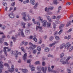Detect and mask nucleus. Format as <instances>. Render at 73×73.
Instances as JSON below:
<instances>
[{"instance_id": "nucleus-1", "label": "nucleus", "mask_w": 73, "mask_h": 73, "mask_svg": "<svg viewBox=\"0 0 73 73\" xmlns=\"http://www.w3.org/2000/svg\"><path fill=\"white\" fill-rule=\"evenodd\" d=\"M71 44H70L69 42H68L66 43V44H65V43H63L62 44H61L60 46V49H62L65 46V48H68L69 46H70Z\"/></svg>"}, {"instance_id": "nucleus-2", "label": "nucleus", "mask_w": 73, "mask_h": 73, "mask_svg": "<svg viewBox=\"0 0 73 73\" xmlns=\"http://www.w3.org/2000/svg\"><path fill=\"white\" fill-rule=\"evenodd\" d=\"M29 45H32L30 46L29 48L27 47L26 49H30V50H33L35 49V48L36 47V46L33 44L31 42L29 43Z\"/></svg>"}, {"instance_id": "nucleus-3", "label": "nucleus", "mask_w": 73, "mask_h": 73, "mask_svg": "<svg viewBox=\"0 0 73 73\" xmlns=\"http://www.w3.org/2000/svg\"><path fill=\"white\" fill-rule=\"evenodd\" d=\"M70 58H71V57L70 56H68L66 59V61H62L61 59L60 62H61L62 64H63L64 65H65V64H69V63L68 62V60H69Z\"/></svg>"}, {"instance_id": "nucleus-4", "label": "nucleus", "mask_w": 73, "mask_h": 73, "mask_svg": "<svg viewBox=\"0 0 73 73\" xmlns=\"http://www.w3.org/2000/svg\"><path fill=\"white\" fill-rule=\"evenodd\" d=\"M43 27H46V25H47V27H50L51 23H48L46 21L44 20L43 21Z\"/></svg>"}, {"instance_id": "nucleus-5", "label": "nucleus", "mask_w": 73, "mask_h": 73, "mask_svg": "<svg viewBox=\"0 0 73 73\" xmlns=\"http://www.w3.org/2000/svg\"><path fill=\"white\" fill-rule=\"evenodd\" d=\"M23 29H19L18 31L19 33L17 35V36H20V35H21L22 37H25V36L24 35V33H23Z\"/></svg>"}, {"instance_id": "nucleus-6", "label": "nucleus", "mask_w": 73, "mask_h": 73, "mask_svg": "<svg viewBox=\"0 0 73 73\" xmlns=\"http://www.w3.org/2000/svg\"><path fill=\"white\" fill-rule=\"evenodd\" d=\"M6 49H8L7 52H9L10 51H11V48H9L8 47H5L4 48L3 52L5 54L6 56H7V50Z\"/></svg>"}, {"instance_id": "nucleus-7", "label": "nucleus", "mask_w": 73, "mask_h": 73, "mask_svg": "<svg viewBox=\"0 0 73 73\" xmlns=\"http://www.w3.org/2000/svg\"><path fill=\"white\" fill-rule=\"evenodd\" d=\"M53 7H48V8L47 7H46L45 9V11L46 12H48L49 11H50L51 10H53Z\"/></svg>"}, {"instance_id": "nucleus-8", "label": "nucleus", "mask_w": 73, "mask_h": 73, "mask_svg": "<svg viewBox=\"0 0 73 73\" xmlns=\"http://www.w3.org/2000/svg\"><path fill=\"white\" fill-rule=\"evenodd\" d=\"M3 62L1 61H0V73H1L2 72V70H3Z\"/></svg>"}, {"instance_id": "nucleus-9", "label": "nucleus", "mask_w": 73, "mask_h": 73, "mask_svg": "<svg viewBox=\"0 0 73 73\" xmlns=\"http://www.w3.org/2000/svg\"><path fill=\"white\" fill-rule=\"evenodd\" d=\"M15 69V68H14V66L13 65L11 66V68H9L8 69V70L10 72H13V71H14V70Z\"/></svg>"}, {"instance_id": "nucleus-10", "label": "nucleus", "mask_w": 73, "mask_h": 73, "mask_svg": "<svg viewBox=\"0 0 73 73\" xmlns=\"http://www.w3.org/2000/svg\"><path fill=\"white\" fill-rule=\"evenodd\" d=\"M15 52L16 53L15 54V57H18V54H19V55H20V56H21V52H19L18 53H17L18 52V51H15Z\"/></svg>"}, {"instance_id": "nucleus-11", "label": "nucleus", "mask_w": 73, "mask_h": 73, "mask_svg": "<svg viewBox=\"0 0 73 73\" xmlns=\"http://www.w3.org/2000/svg\"><path fill=\"white\" fill-rule=\"evenodd\" d=\"M22 15H23V19L25 21H26V19H25V17H27V15H26V13H22Z\"/></svg>"}, {"instance_id": "nucleus-12", "label": "nucleus", "mask_w": 73, "mask_h": 73, "mask_svg": "<svg viewBox=\"0 0 73 73\" xmlns=\"http://www.w3.org/2000/svg\"><path fill=\"white\" fill-rule=\"evenodd\" d=\"M27 53H25L24 54L23 56V59L25 61H27Z\"/></svg>"}, {"instance_id": "nucleus-13", "label": "nucleus", "mask_w": 73, "mask_h": 73, "mask_svg": "<svg viewBox=\"0 0 73 73\" xmlns=\"http://www.w3.org/2000/svg\"><path fill=\"white\" fill-rule=\"evenodd\" d=\"M38 29L39 30V32H42L41 31H42V27H40L39 26H36V29L37 30Z\"/></svg>"}, {"instance_id": "nucleus-14", "label": "nucleus", "mask_w": 73, "mask_h": 73, "mask_svg": "<svg viewBox=\"0 0 73 73\" xmlns=\"http://www.w3.org/2000/svg\"><path fill=\"white\" fill-rule=\"evenodd\" d=\"M2 38L0 39V43L2 44L4 42V39L3 38H5V36L3 35L2 36Z\"/></svg>"}, {"instance_id": "nucleus-15", "label": "nucleus", "mask_w": 73, "mask_h": 73, "mask_svg": "<svg viewBox=\"0 0 73 73\" xmlns=\"http://www.w3.org/2000/svg\"><path fill=\"white\" fill-rule=\"evenodd\" d=\"M58 42H59V41H54V43L50 44L49 46H50V47H52V46H53V45H55V44H57V43H58Z\"/></svg>"}, {"instance_id": "nucleus-16", "label": "nucleus", "mask_w": 73, "mask_h": 73, "mask_svg": "<svg viewBox=\"0 0 73 73\" xmlns=\"http://www.w3.org/2000/svg\"><path fill=\"white\" fill-rule=\"evenodd\" d=\"M29 67L31 69V71H35V68L33 67V66L32 65H30Z\"/></svg>"}, {"instance_id": "nucleus-17", "label": "nucleus", "mask_w": 73, "mask_h": 73, "mask_svg": "<svg viewBox=\"0 0 73 73\" xmlns=\"http://www.w3.org/2000/svg\"><path fill=\"white\" fill-rule=\"evenodd\" d=\"M9 16L10 18L12 19L13 18H14V17H15V15H14V14L12 13L11 14H9Z\"/></svg>"}, {"instance_id": "nucleus-18", "label": "nucleus", "mask_w": 73, "mask_h": 73, "mask_svg": "<svg viewBox=\"0 0 73 73\" xmlns=\"http://www.w3.org/2000/svg\"><path fill=\"white\" fill-rule=\"evenodd\" d=\"M30 3L31 4H33V5H35L36 3V2H35V0H31Z\"/></svg>"}, {"instance_id": "nucleus-19", "label": "nucleus", "mask_w": 73, "mask_h": 73, "mask_svg": "<svg viewBox=\"0 0 73 73\" xmlns=\"http://www.w3.org/2000/svg\"><path fill=\"white\" fill-rule=\"evenodd\" d=\"M36 35H34V38H33V40H34V41H35V42H37V39L36 38Z\"/></svg>"}, {"instance_id": "nucleus-20", "label": "nucleus", "mask_w": 73, "mask_h": 73, "mask_svg": "<svg viewBox=\"0 0 73 73\" xmlns=\"http://www.w3.org/2000/svg\"><path fill=\"white\" fill-rule=\"evenodd\" d=\"M22 71L23 73H27L28 72V70L26 69H23L22 70Z\"/></svg>"}, {"instance_id": "nucleus-21", "label": "nucleus", "mask_w": 73, "mask_h": 73, "mask_svg": "<svg viewBox=\"0 0 73 73\" xmlns=\"http://www.w3.org/2000/svg\"><path fill=\"white\" fill-rule=\"evenodd\" d=\"M47 19L49 20L50 22H51L52 21V19L50 18V17L49 16L47 17Z\"/></svg>"}, {"instance_id": "nucleus-22", "label": "nucleus", "mask_w": 73, "mask_h": 73, "mask_svg": "<svg viewBox=\"0 0 73 73\" xmlns=\"http://www.w3.org/2000/svg\"><path fill=\"white\" fill-rule=\"evenodd\" d=\"M70 23L71 22L70 21H68L66 25V27H69V25H70L71 24Z\"/></svg>"}, {"instance_id": "nucleus-23", "label": "nucleus", "mask_w": 73, "mask_h": 73, "mask_svg": "<svg viewBox=\"0 0 73 73\" xmlns=\"http://www.w3.org/2000/svg\"><path fill=\"white\" fill-rule=\"evenodd\" d=\"M21 44V45H22L23 44H24L25 45H28V42H26L25 43H24V41H23L22 42Z\"/></svg>"}, {"instance_id": "nucleus-24", "label": "nucleus", "mask_w": 73, "mask_h": 73, "mask_svg": "<svg viewBox=\"0 0 73 73\" xmlns=\"http://www.w3.org/2000/svg\"><path fill=\"white\" fill-rule=\"evenodd\" d=\"M21 25H23V28H25V25L26 24L25 23L22 22L21 24Z\"/></svg>"}, {"instance_id": "nucleus-25", "label": "nucleus", "mask_w": 73, "mask_h": 73, "mask_svg": "<svg viewBox=\"0 0 73 73\" xmlns=\"http://www.w3.org/2000/svg\"><path fill=\"white\" fill-rule=\"evenodd\" d=\"M64 25H65L64 24L60 25L59 27V29H61L62 28H63L64 27Z\"/></svg>"}, {"instance_id": "nucleus-26", "label": "nucleus", "mask_w": 73, "mask_h": 73, "mask_svg": "<svg viewBox=\"0 0 73 73\" xmlns=\"http://www.w3.org/2000/svg\"><path fill=\"white\" fill-rule=\"evenodd\" d=\"M49 51V48L47 47L46 48H45V52H48Z\"/></svg>"}, {"instance_id": "nucleus-27", "label": "nucleus", "mask_w": 73, "mask_h": 73, "mask_svg": "<svg viewBox=\"0 0 73 73\" xmlns=\"http://www.w3.org/2000/svg\"><path fill=\"white\" fill-rule=\"evenodd\" d=\"M65 39H68V40L70 39V36H68V37H67V36H65L64 37Z\"/></svg>"}, {"instance_id": "nucleus-28", "label": "nucleus", "mask_w": 73, "mask_h": 73, "mask_svg": "<svg viewBox=\"0 0 73 73\" xmlns=\"http://www.w3.org/2000/svg\"><path fill=\"white\" fill-rule=\"evenodd\" d=\"M58 11L57 12L58 13H60V10H61V6H59L58 7Z\"/></svg>"}, {"instance_id": "nucleus-29", "label": "nucleus", "mask_w": 73, "mask_h": 73, "mask_svg": "<svg viewBox=\"0 0 73 73\" xmlns=\"http://www.w3.org/2000/svg\"><path fill=\"white\" fill-rule=\"evenodd\" d=\"M38 3H37L35 6L34 7V9H36V8L37 7V6L38 5Z\"/></svg>"}, {"instance_id": "nucleus-30", "label": "nucleus", "mask_w": 73, "mask_h": 73, "mask_svg": "<svg viewBox=\"0 0 73 73\" xmlns=\"http://www.w3.org/2000/svg\"><path fill=\"white\" fill-rule=\"evenodd\" d=\"M73 46H70V48L69 50V52H72V50H73Z\"/></svg>"}, {"instance_id": "nucleus-31", "label": "nucleus", "mask_w": 73, "mask_h": 73, "mask_svg": "<svg viewBox=\"0 0 73 73\" xmlns=\"http://www.w3.org/2000/svg\"><path fill=\"white\" fill-rule=\"evenodd\" d=\"M29 2V0H26V1H24L23 2L24 4H27V3H28Z\"/></svg>"}, {"instance_id": "nucleus-32", "label": "nucleus", "mask_w": 73, "mask_h": 73, "mask_svg": "<svg viewBox=\"0 0 73 73\" xmlns=\"http://www.w3.org/2000/svg\"><path fill=\"white\" fill-rule=\"evenodd\" d=\"M54 39L53 37L52 36H51L50 37L49 40L50 41H52V40H53Z\"/></svg>"}, {"instance_id": "nucleus-33", "label": "nucleus", "mask_w": 73, "mask_h": 73, "mask_svg": "<svg viewBox=\"0 0 73 73\" xmlns=\"http://www.w3.org/2000/svg\"><path fill=\"white\" fill-rule=\"evenodd\" d=\"M64 56V54L63 53H62L60 55V56L61 58H62L63 56Z\"/></svg>"}, {"instance_id": "nucleus-34", "label": "nucleus", "mask_w": 73, "mask_h": 73, "mask_svg": "<svg viewBox=\"0 0 73 73\" xmlns=\"http://www.w3.org/2000/svg\"><path fill=\"white\" fill-rule=\"evenodd\" d=\"M55 38L56 40H58L60 39V38L59 36H56L55 37Z\"/></svg>"}, {"instance_id": "nucleus-35", "label": "nucleus", "mask_w": 73, "mask_h": 73, "mask_svg": "<svg viewBox=\"0 0 73 73\" xmlns=\"http://www.w3.org/2000/svg\"><path fill=\"white\" fill-rule=\"evenodd\" d=\"M61 18V16L59 15L56 18V20H59L60 18Z\"/></svg>"}, {"instance_id": "nucleus-36", "label": "nucleus", "mask_w": 73, "mask_h": 73, "mask_svg": "<svg viewBox=\"0 0 73 73\" xmlns=\"http://www.w3.org/2000/svg\"><path fill=\"white\" fill-rule=\"evenodd\" d=\"M35 64H36V65L38 64H40V62L39 61H38L36 62L35 63Z\"/></svg>"}, {"instance_id": "nucleus-37", "label": "nucleus", "mask_w": 73, "mask_h": 73, "mask_svg": "<svg viewBox=\"0 0 73 73\" xmlns=\"http://www.w3.org/2000/svg\"><path fill=\"white\" fill-rule=\"evenodd\" d=\"M12 39L13 40V41H14V42H15V41H16V38L13 36L12 38Z\"/></svg>"}, {"instance_id": "nucleus-38", "label": "nucleus", "mask_w": 73, "mask_h": 73, "mask_svg": "<svg viewBox=\"0 0 73 73\" xmlns=\"http://www.w3.org/2000/svg\"><path fill=\"white\" fill-rule=\"evenodd\" d=\"M39 20L41 21V22L42 23V18L40 17H39Z\"/></svg>"}, {"instance_id": "nucleus-39", "label": "nucleus", "mask_w": 73, "mask_h": 73, "mask_svg": "<svg viewBox=\"0 0 73 73\" xmlns=\"http://www.w3.org/2000/svg\"><path fill=\"white\" fill-rule=\"evenodd\" d=\"M3 4L4 6H5V7H6V6H7V3H6L5 2H3Z\"/></svg>"}, {"instance_id": "nucleus-40", "label": "nucleus", "mask_w": 73, "mask_h": 73, "mask_svg": "<svg viewBox=\"0 0 73 73\" xmlns=\"http://www.w3.org/2000/svg\"><path fill=\"white\" fill-rule=\"evenodd\" d=\"M4 58V56L3 55H2L0 56V60H1L2 58Z\"/></svg>"}, {"instance_id": "nucleus-41", "label": "nucleus", "mask_w": 73, "mask_h": 73, "mask_svg": "<svg viewBox=\"0 0 73 73\" xmlns=\"http://www.w3.org/2000/svg\"><path fill=\"white\" fill-rule=\"evenodd\" d=\"M5 66H7V67H9V66L8 65V64L7 63H5L4 64Z\"/></svg>"}, {"instance_id": "nucleus-42", "label": "nucleus", "mask_w": 73, "mask_h": 73, "mask_svg": "<svg viewBox=\"0 0 73 73\" xmlns=\"http://www.w3.org/2000/svg\"><path fill=\"white\" fill-rule=\"evenodd\" d=\"M47 14L48 15H52V13L51 12H49L47 13Z\"/></svg>"}, {"instance_id": "nucleus-43", "label": "nucleus", "mask_w": 73, "mask_h": 73, "mask_svg": "<svg viewBox=\"0 0 73 73\" xmlns=\"http://www.w3.org/2000/svg\"><path fill=\"white\" fill-rule=\"evenodd\" d=\"M37 49L38 51H40V50H41V47L38 46L37 48Z\"/></svg>"}, {"instance_id": "nucleus-44", "label": "nucleus", "mask_w": 73, "mask_h": 73, "mask_svg": "<svg viewBox=\"0 0 73 73\" xmlns=\"http://www.w3.org/2000/svg\"><path fill=\"white\" fill-rule=\"evenodd\" d=\"M62 32V30H60L58 34L59 35H61V33Z\"/></svg>"}, {"instance_id": "nucleus-45", "label": "nucleus", "mask_w": 73, "mask_h": 73, "mask_svg": "<svg viewBox=\"0 0 73 73\" xmlns=\"http://www.w3.org/2000/svg\"><path fill=\"white\" fill-rule=\"evenodd\" d=\"M32 21L34 24H36V22L35 21V19H33Z\"/></svg>"}, {"instance_id": "nucleus-46", "label": "nucleus", "mask_w": 73, "mask_h": 73, "mask_svg": "<svg viewBox=\"0 0 73 73\" xmlns=\"http://www.w3.org/2000/svg\"><path fill=\"white\" fill-rule=\"evenodd\" d=\"M67 71L68 72V73H71V70L69 69L67 70Z\"/></svg>"}, {"instance_id": "nucleus-47", "label": "nucleus", "mask_w": 73, "mask_h": 73, "mask_svg": "<svg viewBox=\"0 0 73 73\" xmlns=\"http://www.w3.org/2000/svg\"><path fill=\"white\" fill-rule=\"evenodd\" d=\"M21 49L22 51H23V52H24V47H22L21 48Z\"/></svg>"}, {"instance_id": "nucleus-48", "label": "nucleus", "mask_w": 73, "mask_h": 73, "mask_svg": "<svg viewBox=\"0 0 73 73\" xmlns=\"http://www.w3.org/2000/svg\"><path fill=\"white\" fill-rule=\"evenodd\" d=\"M27 17L29 19L28 20H31V17L29 15H27Z\"/></svg>"}, {"instance_id": "nucleus-49", "label": "nucleus", "mask_w": 73, "mask_h": 73, "mask_svg": "<svg viewBox=\"0 0 73 73\" xmlns=\"http://www.w3.org/2000/svg\"><path fill=\"white\" fill-rule=\"evenodd\" d=\"M54 25H53L54 28V29H56V25L54 23H53Z\"/></svg>"}, {"instance_id": "nucleus-50", "label": "nucleus", "mask_w": 73, "mask_h": 73, "mask_svg": "<svg viewBox=\"0 0 73 73\" xmlns=\"http://www.w3.org/2000/svg\"><path fill=\"white\" fill-rule=\"evenodd\" d=\"M37 25H39V26H40V22L38 21H37Z\"/></svg>"}, {"instance_id": "nucleus-51", "label": "nucleus", "mask_w": 73, "mask_h": 73, "mask_svg": "<svg viewBox=\"0 0 73 73\" xmlns=\"http://www.w3.org/2000/svg\"><path fill=\"white\" fill-rule=\"evenodd\" d=\"M72 31V29H70L68 31V32L69 33L71 31Z\"/></svg>"}, {"instance_id": "nucleus-52", "label": "nucleus", "mask_w": 73, "mask_h": 73, "mask_svg": "<svg viewBox=\"0 0 73 73\" xmlns=\"http://www.w3.org/2000/svg\"><path fill=\"white\" fill-rule=\"evenodd\" d=\"M42 65H43V66H45V62H42Z\"/></svg>"}, {"instance_id": "nucleus-53", "label": "nucleus", "mask_w": 73, "mask_h": 73, "mask_svg": "<svg viewBox=\"0 0 73 73\" xmlns=\"http://www.w3.org/2000/svg\"><path fill=\"white\" fill-rule=\"evenodd\" d=\"M4 45H6L7 46L8 45V43L7 42H4Z\"/></svg>"}, {"instance_id": "nucleus-54", "label": "nucleus", "mask_w": 73, "mask_h": 73, "mask_svg": "<svg viewBox=\"0 0 73 73\" xmlns=\"http://www.w3.org/2000/svg\"><path fill=\"white\" fill-rule=\"evenodd\" d=\"M13 43V42L12 41L10 42V46H12V44Z\"/></svg>"}, {"instance_id": "nucleus-55", "label": "nucleus", "mask_w": 73, "mask_h": 73, "mask_svg": "<svg viewBox=\"0 0 73 73\" xmlns=\"http://www.w3.org/2000/svg\"><path fill=\"white\" fill-rule=\"evenodd\" d=\"M37 52V51H36V50H34L33 51V53L34 54H35Z\"/></svg>"}, {"instance_id": "nucleus-56", "label": "nucleus", "mask_w": 73, "mask_h": 73, "mask_svg": "<svg viewBox=\"0 0 73 73\" xmlns=\"http://www.w3.org/2000/svg\"><path fill=\"white\" fill-rule=\"evenodd\" d=\"M56 18V17L55 16H54L52 17V19H55Z\"/></svg>"}, {"instance_id": "nucleus-57", "label": "nucleus", "mask_w": 73, "mask_h": 73, "mask_svg": "<svg viewBox=\"0 0 73 73\" xmlns=\"http://www.w3.org/2000/svg\"><path fill=\"white\" fill-rule=\"evenodd\" d=\"M26 32L27 33H30V32L29 31V30H27L26 31Z\"/></svg>"}, {"instance_id": "nucleus-58", "label": "nucleus", "mask_w": 73, "mask_h": 73, "mask_svg": "<svg viewBox=\"0 0 73 73\" xmlns=\"http://www.w3.org/2000/svg\"><path fill=\"white\" fill-rule=\"evenodd\" d=\"M53 72L54 73H57L59 72V71H54Z\"/></svg>"}, {"instance_id": "nucleus-59", "label": "nucleus", "mask_w": 73, "mask_h": 73, "mask_svg": "<svg viewBox=\"0 0 73 73\" xmlns=\"http://www.w3.org/2000/svg\"><path fill=\"white\" fill-rule=\"evenodd\" d=\"M66 5H70V3L69 2H68L66 3Z\"/></svg>"}, {"instance_id": "nucleus-60", "label": "nucleus", "mask_w": 73, "mask_h": 73, "mask_svg": "<svg viewBox=\"0 0 73 73\" xmlns=\"http://www.w3.org/2000/svg\"><path fill=\"white\" fill-rule=\"evenodd\" d=\"M15 4V2L11 4L12 6H14Z\"/></svg>"}, {"instance_id": "nucleus-61", "label": "nucleus", "mask_w": 73, "mask_h": 73, "mask_svg": "<svg viewBox=\"0 0 73 73\" xmlns=\"http://www.w3.org/2000/svg\"><path fill=\"white\" fill-rule=\"evenodd\" d=\"M13 9V7H11L10 8L9 10V11H12V10Z\"/></svg>"}, {"instance_id": "nucleus-62", "label": "nucleus", "mask_w": 73, "mask_h": 73, "mask_svg": "<svg viewBox=\"0 0 73 73\" xmlns=\"http://www.w3.org/2000/svg\"><path fill=\"white\" fill-rule=\"evenodd\" d=\"M5 28V26H4L3 27H2V29H4Z\"/></svg>"}, {"instance_id": "nucleus-63", "label": "nucleus", "mask_w": 73, "mask_h": 73, "mask_svg": "<svg viewBox=\"0 0 73 73\" xmlns=\"http://www.w3.org/2000/svg\"><path fill=\"white\" fill-rule=\"evenodd\" d=\"M48 71H51V69H50V67H48Z\"/></svg>"}, {"instance_id": "nucleus-64", "label": "nucleus", "mask_w": 73, "mask_h": 73, "mask_svg": "<svg viewBox=\"0 0 73 73\" xmlns=\"http://www.w3.org/2000/svg\"><path fill=\"white\" fill-rule=\"evenodd\" d=\"M31 62V60H29L27 61V63H30Z\"/></svg>"}]
</instances>
